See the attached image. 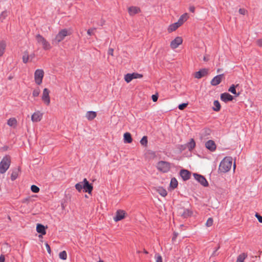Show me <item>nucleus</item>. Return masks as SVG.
I'll list each match as a JSON object with an SVG mask.
<instances>
[{"label":"nucleus","instance_id":"nucleus-57","mask_svg":"<svg viewBox=\"0 0 262 262\" xmlns=\"http://www.w3.org/2000/svg\"><path fill=\"white\" fill-rule=\"evenodd\" d=\"M235 168H236V165L234 163L233 165V171H235Z\"/></svg>","mask_w":262,"mask_h":262},{"label":"nucleus","instance_id":"nucleus-63","mask_svg":"<svg viewBox=\"0 0 262 262\" xmlns=\"http://www.w3.org/2000/svg\"><path fill=\"white\" fill-rule=\"evenodd\" d=\"M98 262H104V261L102 260H100Z\"/></svg>","mask_w":262,"mask_h":262},{"label":"nucleus","instance_id":"nucleus-36","mask_svg":"<svg viewBox=\"0 0 262 262\" xmlns=\"http://www.w3.org/2000/svg\"><path fill=\"white\" fill-rule=\"evenodd\" d=\"M147 138L146 136H144L140 140V143L141 145L146 146L147 145Z\"/></svg>","mask_w":262,"mask_h":262},{"label":"nucleus","instance_id":"nucleus-10","mask_svg":"<svg viewBox=\"0 0 262 262\" xmlns=\"http://www.w3.org/2000/svg\"><path fill=\"white\" fill-rule=\"evenodd\" d=\"M83 189L84 191L88 192L89 194H91L93 187L92 184H90L86 179H84L83 180Z\"/></svg>","mask_w":262,"mask_h":262},{"label":"nucleus","instance_id":"nucleus-37","mask_svg":"<svg viewBox=\"0 0 262 262\" xmlns=\"http://www.w3.org/2000/svg\"><path fill=\"white\" fill-rule=\"evenodd\" d=\"M83 181L80 183H77L75 185L76 189L79 191L80 192L81 190L83 189Z\"/></svg>","mask_w":262,"mask_h":262},{"label":"nucleus","instance_id":"nucleus-4","mask_svg":"<svg viewBox=\"0 0 262 262\" xmlns=\"http://www.w3.org/2000/svg\"><path fill=\"white\" fill-rule=\"evenodd\" d=\"M68 32L66 29H62L56 35L55 39L53 40V43L58 44L60 41L63 40L65 37L68 35Z\"/></svg>","mask_w":262,"mask_h":262},{"label":"nucleus","instance_id":"nucleus-45","mask_svg":"<svg viewBox=\"0 0 262 262\" xmlns=\"http://www.w3.org/2000/svg\"><path fill=\"white\" fill-rule=\"evenodd\" d=\"M188 105V103H182L179 105L178 108L180 110H184L187 106Z\"/></svg>","mask_w":262,"mask_h":262},{"label":"nucleus","instance_id":"nucleus-50","mask_svg":"<svg viewBox=\"0 0 262 262\" xmlns=\"http://www.w3.org/2000/svg\"><path fill=\"white\" fill-rule=\"evenodd\" d=\"M151 97H152V100L154 102H156L158 98V96L156 95H152Z\"/></svg>","mask_w":262,"mask_h":262},{"label":"nucleus","instance_id":"nucleus-5","mask_svg":"<svg viewBox=\"0 0 262 262\" xmlns=\"http://www.w3.org/2000/svg\"><path fill=\"white\" fill-rule=\"evenodd\" d=\"M36 38L37 42L42 45L44 50H48L51 48L50 43L42 36L37 34Z\"/></svg>","mask_w":262,"mask_h":262},{"label":"nucleus","instance_id":"nucleus-9","mask_svg":"<svg viewBox=\"0 0 262 262\" xmlns=\"http://www.w3.org/2000/svg\"><path fill=\"white\" fill-rule=\"evenodd\" d=\"M193 176L194 179L203 186L206 187L208 185V182L204 176L197 173H194Z\"/></svg>","mask_w":262,"mask_h":262},{"label":"nucleus","instance_id":"nucleus-32","mask_svg":"<svg viewBox=\"0 0 262 262\" xmlns=\"http://www.w3.org/2000/svg\"><path fill=\"white\" fill-rule=\"evenodd\" d=\"M214 107H213V110L214 111L218 112L221 109V105L220 102L217 100H215L213 102Z\"/></svg>","mask_w":262,"mask_h":262},{"label":"nucleus","instance_id":"nucleus-18","mask_svg":"<svg viewBox=\"0 0 262 262\" xmlns=\"http://www.w3.org/2000/svg\"><path fill=\"white\" fill-rule=\"evenodd\" d=\"M221 99L224 102L231 101L233 99V97L230 94L227 93H223L221 96Z\"/></svg>","mask_w":262,"mask_h":262},{"label":"nucleus","instance_id":"nucleus-44","mask_svg":"<svg viewBox=\"0 0 262 262\" xmlns=\"http://www.w3.org/2000/svg\"><path fill=\"white\" fill-rule=\"evenodd\" d=\"M229 91L233 94H236V90L234 85H232L229 89Z\"/></svg>","mask_w":262,"mask_h":262},{"label":"nucleus","instance_id":"nucleus-2","mask_svg":"<svg viewBox=\"0 0 262 262\" xmlns=\"http://www.w3.org/2000/svg\"><path fill=\"white\" fill-rule=\"evenodd\" d=\"M11 164V158L6 155L3 157L0 162V173H4L9 169Z\"/></svg>","mask_w":262,"mask_h":262},{"label":"nucleus","instance_id":"nucleus-51","mask_svg":"<svg viewBox=\"0 0 262 262\" xmlns=\"http://www.w3.org/2000/svg\"><path fill=\"white\" fill-rule=\"evenodd\" d=\"M189 10L191 12L193 13L195 11V7L194 6H190L189 8Z\"/></svg>","mask_w":262,"mask_h":262},{"label":"nucleus","instance_id":"nucleus-12","mask_svg":"<svg viewBox=\"0 0 262 262\" xmlns=\"http://www.w3.org/2000/svg\"><path fill=\"white\" fill-rule=\"evenodd\" d=\"M183 42L182 37L178 36L172 40L170 42V47L173 49H176Z\"/></svg>","mask_w":262,"mask_h":262},{"label":"nucleus","instance_id":"nucleus-35","mask_svg":"<svg viewBox=\"0 0 262 262\" xmlns=\"http://www.w3.org/2000/svg\"><path fill=\"white\" fill-rule=\"evenodd\" d=\"M8 13L7 11H4L1 13L0 14V20L1 21H3L6 18L8 15Z\"/></svg>","mask_w":262,"mask_h":262},{"label":"nucleus","instance_id":"nucleus-49","mask_svg":"<svg viewBox=\"0 0 262 262\" xmlns=\"http://www.w3.org/2000/svg\"><path fill=\"white\" fill-rule=\"evenodd\" d=\"M45 246H46V248L48 251V252L50 254L51 252V248H50V247L49 246V245L48 244V243H46L45 244Z\"/></svg>","mask_w":262,"mask_h":262},{"label":"nucleus","instance_id":"nucleus-53","mask_svg":"<svg viewBox=\"0 0 262 262\" xmlns=\"http://www.w3.org/2000/svg\"><path fill=\"white\" fill-rule=\"evenodd\" d=\"M257 43L259 46L262 47V38L258 39L257 41Z\"/></svg>","mask_w":262,"mask_h":262},{"label":"nucleus","instance_id":"nucleus-28","mask_svg":"<svg viewBox=\"0 0 262 262\" xmlns=\"http://www.w3.org/2000/svg\"><path fill=\"white\" fill-rule=\"evenodd\" d=\"M6 47V43L5 41H0V57L3 56Z\"/></svg>","mask_w":262,"mask_h":262},{"label":"nucleus","instance_id":"nucleus-16","mask_svg":"<svg viewBox=\"0 0 262 262\" xmlns=\"http://www.w3.org/2000/svg\"><path fill=\"white\" fill-rule=\"evenodd\" d=\"M223 78V75H219L214 77L211 81L212 85H217L221 82Z\"/></svg>","mask_w":262,"mask_h":262},{"label":"nucleus","instance_id":"nucleus-38","mask_svg":"<svg viewBox=\"0 0 262 262\" xmlns=\"http://www.w3.org/2000/svg\"><path fill=\"white\" fill-rule=\"evenodd\" d=\"M31 190L34 193H37L39 191V188L36 185H33L31 187Z\"/></svg>","mask_w":262,"mask_h":262},{"label":"nucleus","instance_id":"nucleus-47","mask_svg":"<svg viewBox=\"0 0 262 262\" xmlns=\"http://www.w3.org/2000/svg\"><path fill=\"white\" fill-rule=\"evenodd\" d=\"M114 49L113 48H109L107 51L108 55L113 56Z\"/></svg>","mask_w":262,"mask_h":262},{"label":"nucleus","instance_id":"nucleus-42","mask_svg":"<svg viewBox=\"0 0 262 262\" xmlns=\"http://www.w3.org/2000/svg\"><path fill=\"white\" fill-rule=\"evenodd\" d=\"M29 60V56L28 54H25L23 56V61L24 63H27Z\"/></svg>","mask_w":262,"mask_h":262},{"label":"nucleus","instance_id":"nucleus-19","mask_svg":"<svg viewBox=\"0 0 262 262\" xmlns=\"http://www.w3.org/2000/svg\"><path fill=\"white\" fill-rule=\"evenodd\" d=\"M180 176L184 180H187L189 179L190 173L187 170H182L180 171Z\"/></svg>","mask_w":262,"mask_h":262},{"label":"nucleus","instance_id":"nucleus-43","mask_svg":"<svg viewBox=\"0 0 262 262\" xmlns=\"http://www.w3.org/2000/svg\"><path fill=\"white\" fill-rule=\"evenodd\" d=\"M155 258L156 262H162V256L159 254H156Z\"/></svg>","mask_w":262,"mask_h":262},{"label":"nucleus","instance_id":"nucleus-3","mask_svg":"<svg viewBox=\"0 0 262 262\" xmlns=\"http://www.w3.org/2000/svg\"><path fill=\"white\" fill-rule=\"evenodd\" d=\"M157 168L162 172H167L170 168V164L167 162L161 161L157 163Z\"/></svg>","mask_w":262,"mask_h":262},{"label":"nucleus","instance_id":"nucleus-21","mask_svg":"<svg viewBox=\"0 0 262 262\" xmlns=\"http://www.w3.org/2000/svg\"><path fill=\"white\" fill-rule=\"evenodd\" d=\"M188 18V14L186 13H184L180 16L177 23L178 25H179L181 26L185 21H186L187 20Z\"/></svg>","mask_w":262,"mask_h":262},{"label":"nucleus","instance_id":"nucleus-56","mask_svg":"<svg viewBox=\"0 0 262 262\" xmlns=\"http://www.w3.org/2000/svg\"><path fill=\"white\" fill-rule=\"evenodd\" d=\"M203 60H204V61H207V60H209V57H208V56H204L203 57Z\"/></svg>","mask_w":262,"mask_h":262},{"label":"nucleus","instance_id":"nucleus-1","mask_svg":"<svg viewBox=\"0 0 262 262\" xmlns=\"http://www.w3.org/2000/svg\"><path fill=\"white\" fill-rule=\"evenodd\" d=\"M232 165V158L226 157L221 162L219 170L221 172L225 173L230 170Z\"/></svg>","mask_w":262,"mask_h":262},{"label":"nucleus","instance_id":"nucleus-25","mask_svg":"<svg viewBox=\"0 0 262 262\" xmlns=\"http://www.w3.org/2000/svg\"><path fill=\"white\" fill-rule=\"evenodd\" d=\"M123 139L124 142L127 143H130L133 141L130 134L128 132L124 134Z\"/></svg>","mask_w":262,"mask_h":262},{"label":"nucleus","instance_id":"nucleus-60","mask_svg":"<svg viewBox=\"0 0 262 262\" xmlns=\"http://www.w3.org/2000/svg\"><path fill=\"white\" fill-rule=\"evenodd\" d=\"M7 149H8V147H4V150H7Z\"/></svg>","mask_w":262,"mask_h":262},{"label":"nucleus","instance_id":"nucleus-54","mask_svg":"<svg viewBox=\"0 0 262 262\" xmlns=\"http://www.w3.org/2000/svg\"><path fill=\"white\" fill-rule=\"evenodd\" d=\"M219 247H218L215 250V251L213 252V253L212 254V256H215L216 255V251L217 250L219 249Z\"/></svg>","mask_w":262,"mask_h":262},{"label":"nucleus","instance_id":"nucleus-48","mask_svg":"<svg viewBox=\"0 0 262 262\" xmlns=\"http://www.w3.org/2000/svg\"><path fill=\"white\" fill-rule=\"evenodd\" d=\"M255 216L256 217L257 219V220H258V221L262 223V216H260V215H259L258 213H256L255 214Z\"/></svg>","mask_w":262,"mask_h":262},{"label":"nucleus","instance_id":"nucleus-23","mask_svg":"<svg viewBox=\"0 0 262 262\" xmlns=\"http://www.w3.org/2000/svg\"><path fill=\"white\" fill-rule=\"evenodd\" d=\"M180 214L184 218H187L192 214V212L189 209H183L180 211Z\"/></svg>","mask_w":262,"mask_h":262},{"label":"nucleus","instance_id":"nucleus-40","mask_svg":"<svg viewBox=\"0 0 262 262\" xmlns=\"http://www.w3.org/2000/svg\"><path fill=\"white\" fill-rule=\"evenodd\" d=\"M213 222V220L212 218L210 217L209 218L206 223V226L207 227H210L212 225Z\"/></svg>","mask_w":262,"mask_h":262},{"label":"nucleus","instance_id":"nucleus-30","mask_svg":"<svg viewBox=\"0 0 262 262\" xmlns=\"http://www.w3.org/2000/svg\"><path fill=\"white\" fill-rule=\"evenodd\" d=\"M156 190L161 196L163 197L167 195V191L163 187H158L156 188Z\"/></svg>","mask_w":262,"mask_h":262},{"label":"nucleus","instance_id":"nucleus-33","mask_svg":"<svg viewBox=\"0 0 262 262\" xmlns=\"http://www.w3.org/2000/svg\"><path fill=\"white\" fill-rule=\"evenodd\" d=\"M178 186V181L175 178H172L170 183V186L174 189Z\"/></svg>","mask_w":262,"mask_h":262},{"label":"nucleus","instance_id":"nucleus-14","mask_svg":"<svg viewBox=\"0 0 262 262\" xmlns=\"http://www.w3.org/2000/svg\"><path fill=\"white\" fill-rule=\"evenodd\" d=\"M208 71L206 69H202L198 72L194 73V77L197 79L201 78L207 74Z\"/></svg>","mask_w":262,"mask_h":262},{"label":"nucleus","instance_id":"nucleus-59","mask_svg":"<svg viewBox=\"0 0 262 262\" xmlns=\"http://www.w3.org/2000/svg\"><path fill=\"white\" fill-rule=\"evenodd\" d=\"M143 252L145 254H147L148 253V252L146 250H145V249L144 250Z\"/></svg>","mask_w":262,"mask_h":262},{"label":"nucleus","instance_id":"nucleus-27","mask_svg":"<svg viewBox=\"0 0 262 262\" xmlns=\"http://www.w3.org/2000/svg\"><path fill=\"white\" fill-rule=\"evenodd\" d=\"M179 27H180V26L178 25L177 22L171 24L168 28V31L169 33L175 31Z\"/></svg>","mask_w":262,"mask_h":262},{"label":"nucleus","instance_id":"nucleus-58","mask_svg":"<svg viewBox=\"0 0 262 262\" xmlns=\"http://www.w3.org/2000/svg\"><path fill=\"white\" fill-rule=\"evenodd\" d=\"M177 236V234H174V236L172 238V240H174Z\"/></svg>","mask_w":262,"mask_h":262},{"label":"nucleus","instance_id":"nucleus-20","mask_svg":"<svg viewBox=\"0 0 262 262\" xmlns=\"http://www.w3.org/2000/svg\"><path fill=\"white\" fill-rule=\"evenodd\" d=\"M195 146V143L193 139H191L190 142L184 146L183 149L187 148L189 150L193 149Z\"/></svg>","mask_w":262,"mask_h":262},{"label":"nucleus","instance_id":"nucleus-34","mask_svg":"<svg viewBox=\"0 0 262 262\" xmlns=\"http://www.w3.org/2000/svg\"><path fill=\"white\" fill-rule=\"evenodd\" d=\"M59 257L60 259L66 260L67 258V254L66 251H63L59 253Z\"/></svg>","mask_w":262,"mask_h":262},{"label":"nucleus","instance_id":"nucleus-6","mask_svg":"<svg viewBox=\"0 0 262 262\" xmlns=\"http://www.w3.org/2000/svg\"><path fill=\"white\" fill-rule=\"evenodd\" d=\"M44 76V72L42 70L37 69L34 73V79L35 83L40 85L42 83V78Z\"/></svg>","mask_w":262,"mask_h":262},{"label":"nucleus","instance_id":"nucleus-61","mask_svg":"<svg viewBox=\"0 0 262 262\" xmlns=\"http://www.w3.org/2000/svg\"><path fill=\"white\" fill-rule=\"evenodd\" d=\"M8 218V220H9V221H11V217H10V216H9Z\"/></svg>","mask_w":262,"mask_h":262},{"label":"nucleus","instance_id":"nucleus-39","mask_svg":"<svg viewBox=\"0 0 262 262\" xmlns=\"http://www.w3.org/2000/svg\"><path fill=\"white\" fill-rule=\"evenodd\" d=\"M40 94V90L39 88L35 89L33 90L32 95L33 97H36L38 96Z\"/></svg>","mask_w":262,"mask_h":262},{"label":"nucleus","instance_id":"nucleus-64","mask_svg":"<svg viewBox=\"0 0 262 262\" xmlns=\"http://www.w3.org/2000/svg\"><path fill=\"white\" fill-rule=\"evenodd\" d=\"M213 262H215V261H213Z\"/></svg>","mask_w":262,"mask_h":262},{"label":"nucleus","instance_id":"nucleus-8","mask_svg":"<svg viewBox=\"0 0 262 262\" xmlns=\"http://www.w3.org/2000/svg\"><path fill=\"white\" fill-rule=\"evenodd\" d=\"M142 75L137 73H128L124 76V80L127 83L130 82L134 79L141 78Z\"/></svg>","mask_w":262,"mask_h":262},{"label":"nucleus","instance_id":"nucleus-24","mask_svg":"<svg viewBox=\"0 0 262 262\" xmlns=\"http://www.w3.org/2000/svg\"><path fill=\"white\" fill-rule=\"evenodd\" d=\"M97 116L96 112L94 111H89L87 112L85 115V117L89 120H93Z\"/></svg>","mask_w":262,"mask_h":262},{"label":"nucleus","instance_id":"nucleus-15","mask_svg":"<svg viewBox=\"0 0 262 262\" xmlns=\"http://www.w3.org/2000/svg\"><path fill=\"white\" fill-rule=\"evenodd\" d=\"M205 147L211 151H213L216 149V145L212 140H209L205 143Z\"/></svg>","mask_w":262,"mask_h":262},{"label":"nucleus","instance_id":"nucleus-17","mask_svg":"<svg viewBox=\"0 0 262 262\" xmlns=\"http://www.w3.org/2000/svg\"><path fill=\"white\" fill-rule=\"evenodd\" d=\"M128 12L130 15H134L140 12V9L137 7L132 6L128 8Z\"/></svg>","mask_w":262,"mask_h":262},{"label":"nucleus","instance_id":"nucleus-52","mask_svg":"<svg viewBox=\"0 0 262 262\" xmlns=\"http://www.w3.org/2000/svg\"><path fill=\"white\" fill-rule=\"evenodd\" d=\"M5 256L4 255H1L0 256V262H5Z\"/></svg>","mask_w":262,"mask_h":262},{"label":"nucleus","instance_id":"nucleus-31","mask_svg":"<svg viewBox=\"0 0 262 262\" xmlns=\"http://www.w3.org/2000/svg\"><path fill=\"white\" fill-rule=\"evenodd\" d=\"M247 257V254L245 253H243L237 256L236 262H244V260Z\"/></svg>","mask_w":262,"mask_h":262},{"label":"nucleus","instance_id":"nucleus-41","mask_svg":"<svg viewBox=\"0 0 262 262\" xmlns=\"http://www.w3.org/2000/svg\"><path fill=\"white\" fill-rule=\"evenodd\" d=\"M96 30V28H90L89 29H88V30L87 31V34L89 35V36H92V35H93L94 33L93 32Z\"/></svg>","mask_w":262,"mask_h":262},{"label":"nucleus","instance_id":"nucleus-26","mask_svg":"<svg viewBox=\"0 0 262 262\" xmlns=\"http://www.w3.org/2000/svg\"><path fill=\"white\" fill-rule=\"evenodd\" d=\"M36 231L38 233H41L42 235H45L46 234L45 226L41 224L37 225Z\"/></svg>","mask_w":262,"mask_h":262},{"label":"nucleus","instance_id":"nucleus-22","mask_svg":"<svg viewBox=\"0 0 262 262\" xmlns=\"http://www.w3.org/2000/svg\"><path fill=\"white\" fill-rule=\"evenodd\" d=\"M20 172V169L19 167L15 168L13 170L11 175V179L12 181L15 180L18 176Z\"/></svg>","mask_w":262,"mask_h":262},{"label":"nucleus","instance_id":"nucleus-62","mask_svg":"<svg viewBox=\"0 0 262 262\" xmlns=\"http://www.w3.org/2000/svg\"><path fill=\"white\" fill-rule=\"evenodd\" d=\"M27 199H26L25 200L23 201V202H26V201H27Z\"/></svg>","mask_w":262,"mask_h":262},{"label":"nucleus","instance_id":"nucleus-29","mask_svg":"<svg viewBox=\"0 0 262 262\" xmlns=\"http://www.w3.org/2000/svg\"><path fill=\"white\" fill-rule=\"evenodd\" d=\"M7 124L10 126L15 127L17 125V120L14 118H10L8 120Z\"/></svg>","mask_w":262,"mask_h":262},{"label":"nucleus","instance_id":"nucleus-46","mask_svg":"<svg viewBox=\"0 0 262 262\" xmlns=\"http://www.w3.org/2000/svg\"><path fill=\"white\" fill-rule=\"evenodd\" d=\"M239 14L245 15L247 12L246 10L244 8H240L238 10Z\"/></svg>","mask_w":262,"mask_h":262},{"label":"nucleus","instance_id":"nucleus-55","mask_svg":"<svg viewBox=\"0 0 262 262\" xmlns=\"http://www.w3.org/2000/svg\"><path fill=\"white\" fill-rule=\"evenodd\" d=\"M105 24V20L103 19H101L100 23V26H102Z\"/></svg>","mask_w":262,"mask_h":262},{"label":"nucleus","instance_id":"nucleus-11","mask_svg":"<svg viewBox=\"0 0 262 262\" xmlns=\"http://www.w3.org/2000/svg\"><path fill=\"white\" fill-rule=\"evenodd\" d=\"M43 117V113L39 111L35 112L31 116V120L33 122H38L41 121Z\"/></svg>","mask_w":262,"mask_h":262},{"label":"nucleus","instance_id":"nucleus-13","mask_svg":"<svg viewBox=\"0 0 262 262\" xmlns=\"http://www.w3.org/2000/svg\"><path fill=\"white\" fill-rule=\"evenodd\" d=\"M126 212L123 210H118L116 211V215L114 217V220L115 222H118L123 219L126 215Z\"/></svg>","mask_w":262,"mask_h":262},{"label":"nucleus","instance_id":"nucleus-7","mask_svg":"<svg viewBox=\"0 0 262 262\" xmlns=\"http://www.w3.org/2000/svg\"><path fill=\"white\" fill-rule=\"evenodd\" d=\"M49 94L50 91L48 89L45 88L41 95V99L42 101L48 106L50 104V97Z\"/></svg>","mask_w":262,"mask_h":262}]
</instances>
